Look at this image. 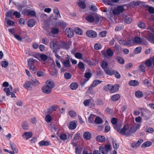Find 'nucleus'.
I'll return each mask as SVG.
<instances>
[{
	"mask_svg": "<svg viewBox=\"0 0 154 154\" xmlns=\"http://www.w3.org/2000/svg\"><path fill=\"white\" fill-rule=\"evenodd\" d=\"M140 127V124H135L130 127L128 125H124L122 128L121 129L120 134L126 136H131L136 131L139 129Z\"/></svg>",
	"mask_w": 154,
	"mask_h": 154,
	"instance_id": "f257e3e1",
	"label": "nucleus"
},
{
	"mask_svg": "<svg viewBox=\"0 0 154 154\" xmlns=\"http://www.w3.org/2000/svg\"><path fill=\"white\" fill-rule=\"evenodd\" d=\"M71 44V42H69L66 43L63 42L60 45L61 47H59L58 43L55 42H51L50 43V47L51 48L55 50H58L61 48L68 50Z\"/></svg>",
	"mask_w": 154,
	"mask_h": 154,
	"instance_id": "f03ea898",
	"label": "nucleus"
},
{
	"mask_svg": "<svg viewBox=\"0 0 154 154\" xmlns=\"http://www.w3.org/2000/svg\"><path fill=\"white\" fill-rule=\"evenodd\" d=\"M151 43L154 44V36L148 31H146L143 35Z\"/></svg>",
	"mask_w": 154,
	"mask_h": 154,
	"instance_id": "7ed1b4c3",
	"label": "nucleus"
},
{
	"mask_svg": "<svg viewBox=\"0 0 154 154\" xmlns=\"http://www.w3.org/2000/svg\"><path fill=\"white\" fill-rule=\"evenodd\" d=\"M124 10L123 7L122 6H118L116 8L112 10V12L113 15H118L122 13Z\"/></svg>",
	"mask_w": 154,
	"mask_h": 154,
	"instance_id": "20e7f679",
	"label": "nucleus"
},
{
	"mask_svg": "<svg viewBox=\"0 0 154 154\" xmlns=\"http://www.w3.org/2000/svg\"><path fill=\"white\" fill-rule=\"evenodd\" d=\"M143 110L141 112V114L146 119H149L150 117L151 112L144 108H143Z\"/></svg>",
	"mask_w": 154,
	"mask_h": 154,
	"instance_id": "39448f33",
	"label": "nucleus"
},
{
	"mask_svg": "<svg viewBox=\"0 0 154 154\" xmlns=\"http://www.w3.org/2000/svg\"><path fill=\"white\" fill-rule=\"evenodd\" d=\"M12 90L13 88L11 85L9 86V88H5L4 89V91L6 93V95L7 96L11 95V97H16L14 93L11 92V91H12Z\"/></svg>",
	"mask_w": 154,
	"mask_h": 154,
	"instance_id": "423d86ee",
	"label": "nucleus"
},
{
	"mask_svg": "<svg viewBox=\"0 0 154 154\" xmlns=\"http://www.w3.org/2000/svg\"><path fill=\"white\" fill-rule=\"evenodd\" d=\"M86 35L89 37L91 38H95L97 36V35L96 32L92 30H88L86 32Z\"/></svg>",
	"mask_w": 154,
	"mask_h": 154,
	"instance_id": "0eeeda50",
	"label": "nucleus"
},
{
	"mask_svg": "<svg viewBox=\"0 0 154 154\" xmlns=\"http://www.w3.org/2000/svg\"><path fill=\"white\" fill-rule=\"evenodd\" d=\"M96 15V13H91L88 14L86 17V20L90 23H92L94 21V17Z\"/></svg>",
	"mask_w": 154,
	"mask_h": 154,
	"instance_id": "6e6552de",
	"label": "nucleus"
},
{
	"mask_svg": "<svg viewBox=\"0 0 154 154\" xmlns=\"http://www.w3.org/2000/svg\"><path fill=\"white\" fill-rule=\"evenodd\" d=\"M66 34L69 38H71L73 36L74 30L70 28H67L65 30Z\"/></svg>",
	"mask_w": 154,
	"mask_h": 154,
	"instance_id": "1a4fd4ad",
	"label": "nucleus"
},
{
	"mask_svg": "<svg viewBox=\"0 0 154 154\" xmlns=\"http://www.w3.org/2000/svg\"><path fill=\"white\" fill-rule=\"evenodd\" d=\"M41 90L43 93L46 94H49L52 92V90L45 85L42 87Z\"/></svg>",
	"mask_w": 154,
	"mask_h": 154,
	"instance_id": "9d476101",
	"label": "nucleus"
},
{
	"mask_svg": "<svg viewBox=\"0 0 154 154\" xmlns=\"http://www.w3.org/2000/svg\"><path fill=\"white\" fill-rule=\"evenodd\" d=\"M118 42L120 44L124 46L132 44V42L131 39H130L129 40L127 41L124 40H122L121 39L119 40Z\"/></svg>",
	"mask_w": 154,
	"mask_h": 154,
	"instance_id": "9b49d317",
	"label": "nucleus"
},
{
	"mask_svg": "<svg viewBox=\"0 0 154 154\" xmlns=\"http://www.w3.org/2000/svg\"><path fill=\"white\" fill-rule=\"evenodd\" d=\"M45 85L48 87L52 90L55 86L54 82L50 80H48L46 81Z\"/></svg>",
	"mask_w": 154,
	"mask_h": 154,
	"instance_id": "f8f14e48",
	"label": "nucleus"
},
{
	"mask_svg": "<svg viewBox=\"0 0 154 154\" xmlns=\"http://www.w3.org/2000/svg\"><path fill=\"white\" fill-rule=\"evenodd\" d=\"M119 85L118 84L112 86L111 88H110L109 90L110 92L111 93H115L119 90Z\"/></svg>",
	"mask_w": 154,
	"mask_h": 154,
	"instance_id": "ddd939ff",
	"label": "nucleus"
},
{
	"mask_svg": "<svg viewBox=\"0 0 154 154\" xmlns=\"http://www.w3.org/2000/svg\"><path fill=\"white\" fill-rule=\"evenodd\" d=\"M32 136V133L30 131L24 133L22 135V137L23 138L27 140Z\"/></svg>",
	"mask_w": 154,
	"mask_h": 154,
	"instance_id": "4468645a",
	"label": "nucleus"
},
{
	"mask_svg": "<svg viewBox=\"0 0 154 154\" xmlns=\"http://www.w3.org/2000/svg\"><path fill=\"white\" fill-rule=\"evenodd\" d=\"M33 83L29 81H26L23 85V86L28 90H31L32 89V85Z\"/></svg>",
	"mask_w": 154,
	"mask_h": 154,
	"instance_id": "2eb2a0df",
	"label": "nucleus"
},
{
	"mask_svg": "<svg viewBox=\"0 0 154 154\" xmlns=\"http://www.w3.org/2000/svg\"><path fill=\"white\" fill-rule=\"evenodd\" d=\"M132 42V44H140L142 41V39L139 36L136 37L134 39H133L132 38L131 39Z\"/></svg>",
	"mask_w": 154,
	"mask_h": 154,
	"instance_id": "dca6fc26",
	"label": "nucleus"
},
{
	"mask_svg": "<svg viewBox=\"0 0 154 154\" xmlns=\"http://www.w3.org/2000/svg\"><path fill=\"white\" fill-rule=\"evenodd\" d=\"M11 148L13 151L16 153L18 152V149L17 148V146L13 142L10 143Z\"/></svg>",
	"mask_w": 154,
	"mask_h": 154,
	"instance_id": "f3484780",
	"label": "nucleus"
},
{
	"mask_svg": "<svg viewBox=\"0 0 154 154\" xmlns=\"http://www.w3.org/2000/svg\"><path fill=\"white\" fill-rule=\"evenodd\" d=\"M120 97V95L119 94H116L112 95L111 98V100L113 101H116L119 100Z\"/></svg>",
	"mask_w": 154,
	"mask_h": 154,
	"instance_id": "a211bd4d",
	"label": "nucleus"
},
{
	"mask_svg": "<svg viewBox=\"0 0 154 154\" xmlns=\"http://www.w3.org/2000/svg\"><path fill=\"white\" fill-rule=\"evenodd\" d=\"M26 12L27 13L28 15L29 16H30L33 17H35L36 16V12L34 11L28 9L26 11Z\"/></svg>",
	"mask_w": 154,
	"mask_h": 154,
	"instance_id": "6ab92c4d",
	"label": "nucleus"
},
{
	"mask_svg": "<svg viewBox=\"0 0 154 154\" xmlns=\"http://www.w3.org/2000/svg\"><path fill=\"white\" fill-rule=\"evenodd\" d=\"M83 137L85 139L88 140L91 139V135L90 133L88 132H85L83 134Z\"/></svg>",
	"mask_w": 154,
	"mask_h": 154,
	"instance_id": "aec40b11",
	"label": "nucleus"
},
{
	"mask_svg": "<svg viewBox=\"0 0 154 154\" xmlns=\"http://www.w3.org/2000/svg\"><path fill=\"white\" fill-rule=\"evenodd\" d=\"M153 62L152 57L148 59L145 62V65L147 66L150 67L152 65Z\"/></svg>",
	"mask_w": 154,
	"mask_h": 154,
	"instance_id": "412c9836",
	"label": "nucleus"
},
{
	"mask_svg": "<svg viewBox=\"0 0 154 154\" xmlns=\"http://www.w3.org/2000/svg\"><path fill=\"white\" fill-rule=\"evenodd\" d=\"M105 148L106 149V150L104 151V152H102L103 154H107L109 151L111 150V146L110 145L106 144L105 146Z\"/></svg>",
	"mask_w": 154,
	"mask_h": 154,
	"instance_id": "4be33fe9",
	"label": "nucleus"
},
{
	"mask_svg": "<svg viewBox=\"0 0 154 154\" xmlns=\"http://www.w3.org/2000/svg\"><path fill=\"white\" fill-rule=\"evenodd\" d=\"M122 125L121 123H118L114 126V128L116 130L118 133H120L121 131L120 128L121 127Z\"/></svg>",
	"mask_w": 154,
	"mask_h": 154,
	"instance_id": "5701e85b",
	"label": "nucleus"
},
{
	"mask_svg": "<svg viewBox=\"0 0 154 154\" xmlns=\"http://www.w3.org/2000/svg\"><path fill=\"white\" fill-rule=\"evenodd\" d=\"M35 24V21L33 19H30L28 22V25L29 27H32Z\"/></svg>",
	"mask_w": 154,
	"mask_h": 154,
	"instance_id": "b1692460",
	"label": "nucleus"
},
{
	"mask_svg": "<svg viewBox=\"0 0 154 154\" xmlns=\"http://www.w3.org/2000/svg\"><path fill=\"white\" fill-rule=\"evenodd\" d=\"M129 85L130 86H136L138 85L139 84V82L137 81L136 80H131L129 82Z\"/></svg>",
	"mask_w": 154,
	"mask_h": 154,
	"instance_id": "393cba45",
	"label": "nucleus"
},
{
	"mask_svg": "<svg viewBox=\"0 0 154 154\" xmlns=\"http://www.w3.org/2000/svg\"><path fill=\"white\" fill-rule=\"evenodd\" d=\"M50 144V142L48 141H45L44 140H42L39 143V144L41 146H47L49 145Z\"/></svg>",
	"mask_w": 154,
	"mask_h": 154,
	"instance_id": "a878e982",
	"label": "nucleus"
},
{
	"mask_svg": "<svg viewBox=\"0 0 154 154\" xmlns=\"http://www.w3.org/2000/svg\"><path fill=\"white\" fill-rule=\"evenodd\" d=\"M78 84L75 82L72 83L70 85V88L72 90H76L78 88Z\"/></svg>",
	"mask_w": 154,
	"mask_h": 154,
	"instance_id": "bb28decb",
	"label": "nucleus"
},
{
	"mask_svg": "<svg viewBox=\"0 0 154 154\" xmlns=\"http://www.w3.org/2000/svg\"><path fill=\"white\" fill-rule=\"evenodd\" d=\"M152 144V143L151 141H146L143 143L141 145L142 148H144L146 147H149Z\"/></svg>",
	"mask_w": 154,
	"mask_h": 154,
	"instance_id": "cd10ccee",
	"label": "nucleus"
},
{
	"mask_svg": "<svg viewBox=\"0 0 154 154\" xmlns=\"http://www.w3.org/2000/svg\"><path fill=\"white\" fill-rule=\"evenodd\" d=\"M102 82V81H100L99 80H95L93 81V83L91 86V87H95L101 83Z\"/></svg>",
	"mask_w": 154,
	"mask_h": 154,
	"instance_id": "c85d7f7f",
	"label": "nucleus"
},
{
	"mask_svg": "<svg viewBox=\"0 0 154 154\" xmlns=\"http://www.w3.org/2000/svg\"><path fill=\"white\" fill-rule=\"evenodd\" d=\"M76 123L74 122H71L69 126V128L70 129H74L76 128Z\"/></svg>",
	"mask_w": 154,
	"mask_h": 154,
	"instance_id": "c756f323",
	"label": "nucleus"
},
{
	"mask_svg": "<svg viewBox=\"0 0 154 154\" xmlns=\"http://www.w3.org/2000/svg\"><path fill=\"white\" fill-rule=\"evenodd\" d=\"M82 150V148L81 147H77L75 148L76 154H81Z\"/></svg>",
	"mask_w": 154,
	"mask_h": 154,
	"instance_id": "7c9ffc66",
	"label": "nucleus"
},
{
	"mask_svg": "<svg viewBox=\"0 0 154 154\" xmlns=\"http://www.w3.org/2000/svg\"><path fill=\"white\" fill-rule=\"evenodd\" d=\"M36 61V60L32 58H30L28 61V66L34 65V63Z\"/></svg>",
	"mask_w": 154,
	"mask_h": 154,
	"instance_id": "2f4dec72",
	"label": "nucleus"
},
{
	"mask_svg": "<svg viewBox=\"0 0 154 154\" xmlns=\"http://www.w3.org/2000/svg\"><path fill=\"white\" fill-rule=\"evenodd\" d=\"M101 67L104 69L107 68L108 66V63L105 61H103L101 63Z\"/></svg>",
	"mask_w": 154,
	"mask_h": 154,
	"instance_id": "473e14b6",
	"label": "nucleus"
},
{
	"mask_svg": "<svg viewBox=\"0 0 154 154\" xmlns=\"http://www.w3.org/2000/svg\"><path fill=\"white\" fill-rule=\"evenodd\" d=\"M96 115L94 114H91L88 118V121L89 123H92L94 121V119H95Z\"/></svg>",
	"mask_w": 154,
	"mask_h": 154,
	"instance_id": "72a5a7b5",
	"label": "nucleus"
},
{
	"mask_svg": "<svg viewBox=\"0 0 154 154\" xmlns=\"http://www.w3.org/2000/svg\"><path fill=\"white\" fill-rule=\"evenodd\" d=\"M106 54L107 56L109 57H111L113 55V52L112 50L110 49H108L106 50Z\"/></svg>",
	"mask_w": 154,
	"mask_h": 154,
	"instance_id": "f704fd0d",
	"label": "nucleus"
},
{
	"mask_svg": "<svg viewBox=\"0 0 154 154\" xmlns=\"http://www.w3.org/2000/svg\"><path fill=\"white\" fill-rule=\"evenodd\" d=\"M63 66L67 67H69L70 65V62L69 60H66L63 61Z\"/></svg>",
	"mask_w": 154,
	"mask_h": 154,
	"instance_id": "c9c22d12",
	"label": "nucleus"
},
{
	"mask_svg": "<svg viewBox=\"0 0 154 154\" xmlns=\"http://www.w3.org/2000/svg\"><path fill=\"white\" fill-rule=\"evenodd\" d=\"M142 92L140 91H137L135 92V96L138 98H141L143 96Z\"/></svg>",
	"mask_w": 154,
	"mask_h": 154,
	"instance_id": "e433bc0d",
	"label": "nucleus"
},
{
	"mask_svg": "<svg viewBox=\"0 0 154 154\" xmlns=\"http://www.w3.org/2000/svg\"><path fill=\"white\" fill-rule=\"evenodd\" d=\"M57 108V106H51L50 108L48 109V113H51L52 112L54 111H56V109Z\"/></svg>",
	"mask_w": 154,
	"mask_h": 154,
	"instance_id": "4c0bfd02",
	"label": "nucleus"
},
{
	"mask_svg": "<svg viewBox=\"0 0 154 154\" xmlns=\"http://www.w3.org/2000/svg\"><path fill=\"white\" fill-rule=\"evenodd\" d=\"M95 122L97 124H100L102 123V119L99 117H97L95 119Z\"/></svg>",
	"mask_w": 154,
	"mask_h": 154,
	"instance_id": "58836bf2",
	"label": "nucleus"
},
{
	"mask_svg": "<svg viewBox=\"0 0 154 154\" xmlns=\"http://www.w3.org/2000/svg\"><path fill=\"white\" fill-rule=\"evenodd\" d=\"M93 100L92 99H89L85 100L83 102V103L84 105L85 106H88L89 105V103L91 102H93Z\"/></svg>",
	"mask_w": 154,
	"mask_h": 154,
	"instance_id": "ea45409f",
	"label": "nucleus"
},
{
	"mask_svg": "<svg viewBox=\"0 0 154 154\" xmlns=\"http://www.w3.org/2000/svg\"><path fill=\"white\" fill-rule=\"evenodd\" d=\"M78 66L80 69L84 70L85 66L84 64L81 61H80L78 64Z\"/></svg>",
	"mask_w": 154,
	"mask_h": 154,
	"instance_id": "a19ab883",
	"label": "nucleus"
},
{
	"mask_svg": "<svg viewBox=\"0 0 154 154\" xmlns=\"http://www.w3.org/2000/svg\"><path fill=\"white\" fill-rule=\"evenodd\" d=\"M59 32V29L56 27H53L51 29V32L53 34H57Z\"/></svg>",
	"mask_w": 154,
	"mask_h": 154,
	"instance_id": "79ce46f5",
	"label": "nucleus"
},
{
	"mask_svg": "<svg viewBox=\"0 0 154 154\" xmlns=\"http://www.w3.org/2000/svg\"><path fill=\"white\" fill-rule=\"evenodd\" d=\"M96 139L97 140L100 142H103L105 140V137L103 136H98L96 137Z\"/></svg>",
	"mask_w": 154,
	"mask_h": 154,
	"instance_id": "37998d69",
	"label": "nucleus"
},
{
	"mask_svg": "<svg viewBox=\"0 0 154 154\" xmlns=\"http://www.w3.org/2000/svg\"><path fill=\"white\" fill-rule=\"evenodd\" d=\"M145 67L144 66V65L143 64H142L140 65L139 66V69L140 71L141 72H145Z\"/></svg>",
	"mask_w": 154,
	"mask_h": 154,
	"instance_id": "c03bdc74",
	"label": "nucleus"
},
{
	"mask_svg": "<svg viewBox=\"0 0 154 154\" xmlns=\"http://www.w3.org/2000/svg\"><path fill=\"white\" fill-rule=\"evenodd\" d=\"M68 114L69 115L72 117H75L77 115L76 112L73 110L70 111L69 112Z\"/></svg>",
	"mask_w": 154,
	"mask_h": 154,
	"instance_id": "a18cd8bd",
	"label": "nucleus"
},
{
	"mask_svg": "<svg viewBox=\"0 0 154 154\" xmlns=\"http://www.w3.org/2000/svg\"><path fill=\"white\" fill-rule=\"evenodd\" d=\"M78 5L79 6L82 8L84 9L86 7V5L85 3L83 2L79 1L78 2Z\"/></svg>",
	"mask_w": 154,
	"mask_h": 154,
	"instance_id": "49530a36",
	"label": "nucleus"
},
{
	"mask_svg": "<svg viewBox=\"0 0 154 154\" xmlns=\"http://www.w3.org/2000/svg\"><path fill=\"white\" fill-rule=\"evenodd\" d=\"M53 11L54 13L56 14V17H60L59 11L57 8H54L53 10Z\"/></svg>",
	"mask_w": 154,
	"mask_h": 154,
	"instance_id": "de8ad7c7",
	"label": "nucleus"
},
{
	"mask_svg": "<svg viewBox=\"0 0 154 154\" xmlns=\"http://www.w3.org/2000/svg\"><path fill=\"white\" fill-rule=\"evenodd\" d=\"M102 46L99 43H96L94 45V48L95 50H98L101 49Z\"/></svg>",
	"mask_w": 154,
	"mask_h": 154,
	"instance_id": "09e8293b",
	"label": "nucleus"
},
{
	"mask_svg": "<svg viewBox=\"0 0 154 154\" xmlns=\"http://www.w3.org/2000/svg\"><path fill=\"white\" fill-rule=\"evenodd\" d=\"M94 21L96 23H97L100 21V17L99 15H97L96 14V15L94 17Z\"/></svg>",
	"mask_w": 154,
	"mask_h": 154,
	"instance_id": "8fccbe9b",
	"label": "nucleus"
},
{
	"mask_svg": "<svg viewBox=\"0 0 154 154\" xmlns=\"http://www.w3.org/2000/svg\"><path fill=\"white\" fill-rule=\"evenodd\" d=\"M97 105L99 106H101L104 103L103 100L100 99H97L96 101Z\"/></svg>",
	"mask_w": 154,
	"mask_h": 154,
	"instance_id": "3c124183",
	"label": "nucleus"
},
{
	"mask_svg": "<svg viewBox=\"0 0 154 154\" xmlns=\"http://www.w3.org/2000/svg\"><path fill=\"white\" fill-rule=\"evenodd\" d=\"M1 65L2 67L6 68L8 66V63L6 61H2L1 63Z\"/></svg>",
	"mask_w": 154,
	"mask_h": 154,
	"instance_id": "603ef678",
	"label": "nucleus"
},
{
	"mask_svg": "<svg viewBox=\"0 0 154 154\" xmlns=\"http://www.w3.org/2000/svg\"><path fill=\"white\" fill-rule=\"evenodd\" d=\"M142 50V48L140 47H138L135 48L134 50L135 54H137L139 53Z\"/></svg>",
	"mask_w": 154,
	"mask_h": 154,
	"instance_id": "864d4df0",
	"label": "nucleus"
},
{
	"mask_svg": "<svg viewBox=\"0 0 154 154\" xmlns=\"http://www.w3.org/2000/svg\"><path fill=\"white\" fill-rule=\"evenodd\" d=\"M40 57L42 60L44 61L46 60L48 58V56L47 55L44 54H41L40 55Z\"/></svg>",
	"mask_w": 154,
	"mask_h": 154,
	"instance_id": "5fc2aeb1",
	"label": "nucleus"
},
{
	"mask_svg": "<svg viewBox=\"0 0 154 154\" xmlns=\"http://www.w3.org/2000/svg\"><path fill=\"white\" fill-rule=\"evenodd\" d=\"M71 76V74L69 72H66L64 74V78L66 79H69Z\"/></svg>",
	"mask_w": 154,
	"mask_h": 154,
	"instance_id": "6e6d98bb",
	"label": "nucleus"
},
{
	"mask_svg": "<svg viewBox=\"0 0 154 154\" xmlns=\"http://www.w3.org/2000/svg\"><path fill=\"white\" fill-rule=\"evenodd\" d=\"M75 32L76 34L79 35H81L82 34V30L78 28H76L75 29Z\"/></svg>",
	"mask_w": 154,
	"mask_h": 154,
	"instance_id": "4d7b16f0",
	"label": "nucleus"
},
{
	"mask_svg": "<svg viewBox=\"0 0 154 154\" xmlns=\"http://www.w3.org/2000/svg\"><path fill=\"white\" fill-rule=\"evenodd\" d=\"M138 26L139 27L141 28H144L146 27L145 23L143 22H139Z\"/></svg>",
	"mask_w": 154,
	"mask_h": 154,
	"instance_id": "13d9d810",
	"label": "nucleus"
},
{
	"mask_svg": "<svg viewBox=\"0 0 154 154\" xmlns=\"http://www.w3.org/2000/svg\"><path fill=\"white\" fill-rule=\"evenodd\" d=\"M117 60L118 62L121 64H124V60L121 57H118L117 58Z\"/></svg>",
	"mask_w": 154,
	"mask_h": 154,
	"instance_id": "bf43d9fd",
	"label": "nucleus"
},
{
	"mask_svg": "<svg viewBox=\"0 0 154 154\" xmlns=\"http://www.w3.org/2000/svg\"><path fill=\"white\" fill-rule=\"evenodd\" d=\"M52 120V118L49 115H47L45 117V120L48 122H50Z\"/></svg>",
	"mask_w": 154,
	"mask_h": 154,
	"instance_id": "052dcab7",
	"label": "nucleus"
},
{
	"mask_svg": "<svg viewBox=\"0 0 154 154\" xmlns=\"http://www.w3.org/2000/svg\"><path fill=\"white\" fill-rule=\"evenodd\" d=\"M75 56L77 58L83 60V58H82V55L81 53H76L75 54Z\"/></svg>",
	"mask_w": 154,
	"mask_h": 154,
	"instance_id": "680f3d73",
	"label": "nucleus"
},
{
	"mask_svg": "<svg viewBox=\"0 0 154 154\" xmlns=\"http://www.w3.org/2000/svg\"><path fill=\"white\" fill-rule=\"evenodd\" d=\"M13 14L17 18H19L21 16L20 13L17 11H14L13 13Z\"/></svg>",
	"mask_w": 154,
	"mask_h": 154,
	"instance_id": "e2e57ef3",
	"label": "nucleus"
},
{
	"mask_svg": "<svg viewBox=\"0 0 154 154\" xmlns=\"http://www.w3.org/2000/svg\"><path fill=\"white\" fill-rule=\"evenodd\" d=\"M51 74L53 76H56L58 74V71L56 69H53L51 72Z\"/></svg>",
	"mask_w": 154,
	"mask_h": 154,
	"instance_id": "0e129e2a",
	"label": "nucleus"
},
{
	"mask_svg": "<svg viewBox=\"0 0 154 154\" xmlns=\"http://www.w3.org/2000/svg\"><path fill=\"white\" fill-rule=\"evenodd\" d=\"M145 131L147 132L152 133L154 131V130L152 128L148 127L146 129Z\"/></svg>",
	"mask_w": 154,
	"mask_h": 154,
	"instance_id": "69168bd1",
	"label": "nucleus"
},
{
	"mask_svg": "<svg viewBox=\"0 0 154 154\" xmlns=\"http://www.w3.org/2000/svg\"><path fill=\"white\" fill-rule=\"evenodd\" d=\"M112 142L114 148L115 149H117L119 146V145L116 143L114 140H113Z\"/></svg>",
	"mask_w": 154,
	"mask_h": 154,
	"instance_id": "338daca9",
	"label": "nucleus"
},
{
	"mask_svg": "<svg viewBox=\"0 0 154 154\" xmlns=\"http://www.w3.org/2000/svg\"><path fill=\"white\" fill-rule=\"evenodd\" d=\"M13 10H11L6 12L5 14L6 16V17H11L12 15V13L13 12Z\"/></svg>",
	"mask_w": 154,
	"mask_h": 154,
	"instance_id": "774afa93",
	"label": "nucleus"
}]
</instances>
